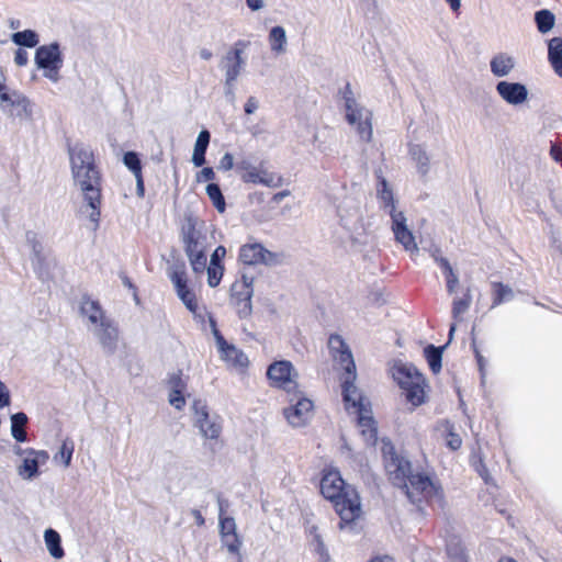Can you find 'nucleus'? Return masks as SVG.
<instances>
[{"label":"nucleus","mask_w":562,"mask_h":562,"mask_svg":"<svg viewBox=\"0 0 562 562\" xmlns=\"http://www.w3.org/2000/svg\"><path fill=\"white\" fill-rule=\"evenodd\" d=\"M69 162L75 184L82 192L87 203V215L97 229L100 223L101 206V177L95 166L92 149L85 144H75L69 147Z\"/></svg>","instance_id":"obj_1"},{"label":"nucleus","mask_w":562,"mask_h":562,"mask_svg":"<svg viewBox=\"0 0 562 562\" xmlns=\"http://www.w3.org/2000/svg\"><path fill=\"white\" fill-rule=\"evenodd\" d=\"M322 495L333 503L341 522L340 528L359 519L362 515L360 497L357 491L346 484L340 472L335 468H326L319 482Z\"/></svg>","instance_id":"obj_2"},{"label":"nucleus","mask_w":562,"mask_h":562,"mask_svg":"<svg viewBox=\"0 0 562 562\" xmlns=\"http://www.w3.org/2000/svg\"><path fill=\"white\" fill-rule=\"evenodd\" d=\"M356 378L345 374L342 378V396L347 412L355 415L364 440L374 445L376 441V429L371 416L370 403L364 398L353 384Z\"/></svg>","instance_id":"obj_3"},{"label":"nucleus","mask_w":562,"mask_h":562,"mask_svg":"<svg viewBox=\"0 0 562 562\" xmlns=\"http://www.w3.org/2000/svg\"><path fill=\"white\" fill-rule=\"evenodd\" d=\"M390 373L412 407H418L426 402L428 385L424 375L414 364L395 361Z\"/></svg>","instance_id":"obj_4"},{"label":"nucleus","mask_w":562,"mask_h":562,"mask_svg":"<svg viewBox=\"0 0 562 562\" xmlns=\"http://www.w3.org/2000/svg\"><path fill=\"white\" fill-rule=\"evenodd\" d=\"M184 252L195 274H203L207 262V237L204 223L194 217H187L182 227Z\"/></svg>","instance_id":"obj_5"},{"label":"nucleus","mask_w":562,"mask_h":562,"mask_svg":"<svg viewBox=\"0 0 562 562\" xmlns=\"http://www.w3.org/2000/svg\"><path fill=\"white\" fill-rule=\"evenodd\" d=\"M345 111L348 123L355 127L361 140L370 143L373 136L372 113L351 95L345 94Z\"/></svg>","instance_id":"obj_6"},{"label":"nucleus","mask_w":562,"mask_h":562,"mask_svg":"<svg viewBox=\"0 0 562 562\" xmlns=\"http://www.w3.org/2000/svg\"><path fill=\"white\" fill-rule=\"evenodd\" d=\"M289 404L283 408V416L292 428H302L308 425L314 415V404L303 392L296 390L289 393Z\"/></svg>","instance_id":"obj_7"},{"label":"nucleus","mask_w":562,"mask_h":562,"mask_svg":"<svg viewBox=\"0 0 562 562\" xmlns=\"http://www.w3.org/2000/svg\"><path fill=\"white\" fill-rule=\"evenodd\" d=\"M193 425L200 435L210 440H217L223 430V419L220 415L211 413L205 402L195 400L192 404Z\"/></svg>","instance_id":"obj_8"},{"label":"nucleus","mask_w":562,"mask_h":562,"mask_svg":"<svg viewBox=\"0 0 562 562\" xmlns=\"http://www.w3.org/2000/svg\"><path fill=\"white\" fill-rule=\"evenodd\" d=\"M236 169L245 183L261 184L272 189L283 184L282 176L269 171L263 164L256 166L248 159H241L237 162Z\"/></svg>","instance_id":"obj_9"},{"label":"nucleus","mask_w":562,"mask_h":562,"mask_svg":"<svg viewBox=\"0 0 562 562\" xmlns=\"http://www.w3.org/2000/svg\"><path fill=\"white\" fill-rule=\"evenodd\" d=\"M267 378L270 386L281 389L288 394L299 390V372L291 361L279 360L272 362L267 369Z\"/></svg>","instance_id":"obj_10"},{"label":"nucleus","mask_w":562,"mask_h":562,"mask_svg":"<svg viewBox=\"0 0 562 562\" xmlns=\"http://www.w3.org/2000/svg\"><path fill=\"white\" fill-rule=\"evenodd\" d=\"M382 453L390 479L394 484L403 486L412 475L409 462L396 454L390 441H382Z\"/></svg>","instance_id":"obj_11"},{"label":"nucleus","mask_w":562,"mask_h":562,"mask_svg":"<svg viewBox=\"0 0 562 562\" xmlns=\"http://www.w3.org/2000/svg\"><path fill=\"white\" fill-rule=\"evenodd\" d=\"M38 68L44 70V76L49 80L56 82L59 78L58 71L61 67L63 59L60 50L56 43L47 46H41L36 50L35 56Z\"/></svg>","instance_id":"obj_12"},{"label":"nucleus","mask_w":562,"mask_h":562,"mask_svg":"<svg viewBox=\"0 0 562 562\" xmlns=\"http://www.w3.org/2000/svg\"><path fill=\"white\" fill-rule=\"evenodd\" d=\"M210 326L214 335L221 359L224 360L228 366L236 369H244L248 366L247 356L239 350L236 346L228 344L216 328L215 321L209 316Z\"/></svg>","instance_id":"obj_13"},{"label":"nucleus","mask_w":562,"mask_h":562,"mask_svg":"<svg viewBox=\"0 0 562 562\" xmlns=\"http://www.w3.org/2000/svg\"><path fill=\"white\" fill-rule=\"evenodd\" d=\"M241 54L243 48L237 46L233 50H229L223 59L225 94L231 97V99L235 98V82L245 66V59L241 57Z\"/></svg>","instance_id":"obj_14"},{"label":"nucleus","mask_w":562,"mask_h":562,"mask_svg":"<svg viewBox=\"0 0 562 562\" xmlns=\"http://www.w3.org/2000/svg\"><path fill=\"white\" fill-rule=\"evenodd\" d=\"M403 486L413 502L419 501V496L426 499L439 496V488L435 483L428 476L419 473L412 474Z\"/></svg>","instance_id":"obj_15"},{"label":"nucleus","mask_w":562,"mask_h":562,"mask_svg":"<svg viewBox=\"0 0 562 562\" xmlns=\"http://www.w3.org/2000/svg\"><path fill=\"white\" fill-rule=\"evenodd\" d=\"M49 456L44 450H35L27 448L26 456L21 459L16 472L19 476L25 481H32L40 475V467L45 464Z\"/></svg>","instance_id":"obj_16"},{"label":"nucleus","mask_w":562,"mask_h":562,"mask_svg":"<svg viewBox=\"0 0 562 562\" xmlns=\"http://www.w3.org/2000/svg\"><path fill=\"white\" fill-rule=\"evenodd\" d=\"M233 301L240 317H247L251 313V297L254 295L252 278L243 276L240 281L233 285Z\"/></svg>","instance_id":"obj_17"},{"label":"nucleus","mask_w":562,"mask_h":562,"mask_svg":"<svg viewBox=\"0 0 562 562\" xmlns=\"http://www.w3.org/2000/svg\"><path fill=\"white\" fill-rule=\"evenodd\" d=\"M328 348L334 360L345 370L349 378H356V364L346 342L338 335H333L328 340Z\"/></svg>","instance_id":"obj_18"},{"label":"nucleus","mask_w":562,"mask_h":562,"mask_svg":"<svg viewBox=\"0 0 562 562\" xmlns=\"http://www.w3.org/2000/svg\"><path fill=\"white\" fill-rule=\"evenodd\" d=\"M239 259L245 265H272L277 261L276 255L266 249L261 244L252 243L241 246Z\"/></svg>","instance_id":"obj_19"},{"label":"nucleus","mask_w":562,"mask_h":562,"mask_svg":"<svg viewBox=\"0 0 562 562\" xmlns=\"http://www.w3.org/2000/svg\"><path fill=\"white\" fill-rule=\"evenodd\" d=\"M495 89L501 99L514 108L527 101V87L522 83L502 80L497 82Z\"/></svg>","instance_id":"obj_20"},{"label":"nucleus","mask_w":562,"mask_h":562,"mask_svg":"<svg viewBox=\"0 0 562 562\" xmlns=\"http://www.w3.org/2000/svg\"><path fill=\"white\" fill-rule=\"evenodd\" d=\"M392 217V229L395 235V239L402 244L405 250L415 252L418 250L417 244L412 232L407 228L406 217L402 212L391 213Z\"/></svg>","instance_id":"obj_21"},{"label":"nucleus","mask_w":562,"mask_h":562,"mask_svg":"<svg viewBox=\"0 0 562 562\" xmlns=\"http://www.w3.org/2000/svg\"><path fill=\"white\" fill-rule=\"evenodd\" d=\"M80 314L89 330H92L98 325H102V322L109 318L99 302L90 297H82L80 302Z\"/></svg>","instance_id":"obj_22"},{"label":"nucleus","mask_w":562,"mask_h":562,"mask_svg":"<svg viewBox=\"0 0 562 562\" xmlns=\"http://www.w3.org/2000/svg\"><path fill=\"white\" fill-rule=\"evenodd\" d=\"M90 331L97 337L103 348L112 350L115 347L119 333L116 326L110 318H106L102 322V325H98Z\"/></svg>","instance_id":"obj_23"},{"label":"nucleus","mask_w":562,"mask_h":562,"mask_svg":"<svg viewBox=\"0 0 562 562\" xmlns=\"http://www.w3.org/2000/svg\"><path fill=\"white\" fill-rule=\"evenodd\" d=\"M547 46L549 65L553 72L562 78V37H550Z\"/></svg>","instance_id":"obj_24"},{"label":"nucleus","mask_w":562,"mask_h":562,"mask_svg":"<svg viewBox=\"0 0 562 562\" xmlns=\"http://www.w3.org/2000/svg\"><path fill=\"white\" fill-rule=\"evenodd\" d=\"M515 64L516 61L513 56L506 53H498L490 60L491 72L495 77H506L512 72Z\"/></svg>","instance_id":"obj_25"},{"label":"nucleus","mask_w":562,"mask_h":562,"mask_svg":"<svg viewBox=\"0 0 562 562\" xmlns=\"http://www.w3.org/2000/svg\"><path fill=\"white\" fill-rule=\"evenodd\" d=\"M210 132L203 130L199 133L192 154V162L195 167H201L205 164V153L210 144Z\"/></svg>","instance_id":"obj_26"},{"label":"nucleus","mask_w":562,"mask_h":562,"mask_svg":"<svg viewBox=\"0 0 562 562\" xmlns=\"http://www.w3.org/2000/svg\"><path fill=\"white\" fill-rule=\"evenodd\" d=\"M409 155L414 160L418 172L422 176H426L430 169V158L423 145H412L409 148Z\"/></svg>","instance_id":"obj_27"},{"label":"nucleus","mask_w":562,"mask_h":562,"mask_svg":"<svg viewBox=\"0 0 562 562\" xmlns=\"http://www.w3.org/2000/svg\"><path fill=\"white\" fill-rule=\"evenodd\" d=\"M44 541L46 549L54 559L59 560L64 558L65 551L61 547V538L56 530L52 528L46 529L44 531Z\"/></svg>","instance_id":"obj_28"},{"label":"nucleus","mask_w":562,"mask_h":562,"mask_svg":"<svg viewBox=\"0 0 562 562\" xmlns=\"http://www.w3.org/2000/svg\"><path fill=\"white\" fill-rule=\"evenodd\" d=\"M434 258H435V261L437 262V265L441 268L442 273L446 278L448 293L449 294L454 293L456 289L459 284L458 276L456 274L451 265L449 263V261L446 258H443L441 256H437V255H434Z\"/></svg>","instance_id":"obj_29"},{"label":"nucleus","mask_w":562,"mask_h":562,"mask_svg":"<svg viewBox=\"0 0 562 562\" xmlns=\"http://www.w3.org/2000/svg\"><path fill=\"white\" fill-rule=\"evenodd\" d=\"M3 81L4 77L2 71H0V106L2 111L8 114L9 112H13L15 101H20L22 95L16 92H10Z\"/></svg>","instance_id":"obj_30"},{"label":"nucleus","mask_w":562,"mask_h":562,"mask_svg":"<svg viewBox=\"0 0 562 562\" xmlns=\"http://www.w3.org/2000/svg\"><path fill=\"white\" fill-rule=\"evenodd\" d=\"M537 30L541 34L549 33L555 24V15L549 9H540L533 16Z\"/></svg>","instance_id":"obj_31"},{"label":"nucleus","mask_w":562,"mask_h":562,"mask_svg":"<svg viewBox=\"0 0 562 562\" xmlns=\"http://www.w3.org/2000/svg\"><path fill=\"white\" fill-rule=\"evenodd\" d=\"M13 41L20 46L14 53V63L18 66H25L29 56L23 47H34L37 44V37H13Z\"/></svg>","instance_id":"obj_32"},{"label":"nucleus","mask_w":562,"mask_h":562,"mask_svg":"<svg viewBox=\"0 0 562 562\" xmlns=\"http://www.w3.org/2000/svg\"><path fill=\"white\" fill-rule=\"evenodd\" d=\"M27 423V416L24 413H16L11 416V435L19 441H26V432L24 426Z\"/></svg>","instance_id":"obj_33"},{"label":"nucleus","mask_w":562,"mask_h":562,"mask_svg":"<svg viewBox=\"0 0 562 562\" xmlns=\"http://www.w3.org/2000/svg\"><path fill=\"white\" fill-rule=\"evenodd\" d=\"M170 280L176 289L179 299L192 291L187 284V273L183 268H178L170 273Z\"/></svg>","instance_id":"obj_34"},{"label":"nucleus","mask_w":562,"mask_h":562,"mask_svg":"<svg viewBox=\"0 0 562 562\" xmlns=\"http://www.w3.org/2000/svg\"><path fill=\"white\" fill-rule=\"evenodd\" d=\"M492 289H493V304L492 306H497L499 304H503L505 302H509L510 300L514 299V291L503 284V283H493L492 285Z\"/></svg>","instance_id":"obj_35"},{"label":"nucleus","mask_w":562,"mask_h":562,"mask_svg":"<svg viewBox=\"0 0 562 562\" xmlns=\"http://www.w3.org/2000/svg\"><path fill=\"white\" fill-rule=\"evenodd\" d=\"M221 541L223 547L226 548L228 553L236 555L238 561L241 562L240 549L243 546V540L238 533L236 535H223L221 536Z\"/></svg>","instance_id":"obj_36"},{"label":"nucleus","mask_w":562,"mask_h":562,"mask_svg":"<svg viewBox=\"0 0 562 562\" xmlns=\"http://www.w3.org/2000/svg\"><path fill=\"white\" fill-rule=\"evenodd\" d=\"M425 358L429 364V368L434 373H438L441 370L442 350L430 345L424 350Z\"/></svg>","instance_id":"obj_37"},{"label":"nucleus","mask_w":562,"mask_h":562,"mask_svg":"<svg viewBox=\"0 0 562 562\" xmlns=\"http://www.w3.org/2000/svg\"><path fill=\"white\" fill-rule=\"evenodd\" d=\"M75 450V445L72 440L65 439L58 450V452L54 456V460L56 462H61L65 468H68L71 462L72 453Z\"/></svg>","instance_id":"obj_38"},{"label":"nucleus","mask_w":562,"mask_h":562,"mask_svg":"<svg viewBox=\"0 0 562 562\" xmlns=\"http://www.w3.org/2000/svg\"><path fill=\"white\" fill-rule=\"evenodd\" d=\"M206 194L212 201L213 205L220 213H224L226 209L225 200L220 187L215 183H210L206 187Z\"/></svg>","instance_id":"obj_39"},{"label":"nucleus","mask_w":562,"mask_h":562,"mask_svg":"<svg viewBox=\"0 0 562 562\" xmlns=\"http://www.w3.org/2000/svg\"><path fill=\"white\" fill-rule=\"evenodd\" d=\"M378 196L384 207H390V214L395 211L394 203H393V193L392 190L389 188L387 182L382 179L380 183L378 184Z\"/></svg>","instance_id":"obj_40"},{"label":"nucleus","mask_w":562,"mask_h":562,"mask_svg":"<svg viewBox=\"0 0 562 562\" xmlns=\"http://www.w3.org/2000/svg\"><path fill=\"white\" fill-rule=\"evenodd\" d=\"M345 209L342 206L338 207V214L340 217L341 224L348 229H357L360 221V213L358 207H352L350 214H344Z\"/></svg>","instance_id":"obj_41"},{"label":"nucleus","mask_w":562,"mask_h":562,"mask_svg":"<svg viewBox=\"0 0 562 562\" xmlns=\"http://www.w3.org/2000/svg\"><path fill=\"white\" fill-rule=\"evenodd\" d=\"M180 300L195 318L203 319L206 312L204 311V308H201L199 306L195 294L193 292L181 296Z\"/></svg>","instance_id":"obj_42"},{"label":"nucleus","mask_w":562,"mask_h":562,"mask_svg":"<svg viewBox=\"0 0 562 562\" xmlns=\"http://www.w3.org/2000/svg\"><path fill=\"white\" fill-rule=\"evenodd\" d=\"M472 296L470 290L467 291L464 297L454 299L452 303V316L453 318H460L470 307Z\"/></svg>","instance_id":"obj_43"},{"label":"nucleus","mask_w":562,"mask_h":562,"mask_svg":"<svg viewBox=\"0 0 562 562\" xmlns=\"http://www.w3.org/2000/svg\"><path fill=\"white\" fill-rule=\"evenodd\" d=\"M12 111L13 112H9L8 115L29 119L32 116V104L26 98L22 97L20 101H15V106Z\"/></svg>","instance_id":"obj_44"},{"label":"nucleus","mask_w":562,"mask_h":562,"mask_svg":"<svg viewBox=\"0 0 562 562\" xmlns=\"http://www.w3.org/2000/svg\"><path fill=\"white\" fill-rule=\"evenodd\" d=\"M206 272H207V283L211 288H215L220 284L221 280H222V277H223V272H224V267L222 265H217V263H210L206 268H205Z\"/></svg>","instance_id":"obj_45"},{"label":"nucleus","mask_w":562,"mask_h":562,"mask_svg":"<svg viewBox=\"0 0 562 562\" xmlns=\"http://www.w3.org/2000/svg\"><path fill=\"white\" fill-rule=\"evenodd\" d=\"M123 161L124 165L134 173V176L142 173L140 160L136 153H126L123 157Z\"/></svg>","instance_id":"obj_46"},{"label":"nucleus","mask_w":562,"mask_h":562,"mask_svg":"<svg viewBox=\"0 0 562 562\" xmlns=\"http://www.w3.org/2000/svg\"><path fill=\"white\" fill-rule=\"evenodd\" d=\"M237 526L236 521L232 517H223L220 515V535H236Z\"/></svg>","instance_id":"obj_47"},{"label":"nucleus","mask_w":562,"mask_h":562,"mask_svg":"<svg viewBox=\"0 0 562 562\" xmlns=\"http://www.w3.org/2000/svg\"><path fill=\"white\" fill-rule=\"evenodd\" d=\"M168 384L170 391H186L188 382L187 379L182 375V373L178 372L170 375Z\"/></svg>","instance_id":"obj_48"},{"label":"nucleus","mask_w":562,"mask_h":562,"mask_svg":"<svg viewBox=\"0 0 562 562\" xmlns=\"http://www.w3.org/2000/svg\"><path fill=\"white\" fill-rule=\"evenodd\" d=\"M183 392L184 391L175 390V391H170V393H169V397H168L169 404L178 411H181L186 405V398L183 396Z\"/></svg>","instance_id":"obj_49"},{"label":"nucleus","mask_w":562,"mask_h":562,"mask_svg":"<svg viewBox=\"0 0 562 562\" xmlns=\"http://www.w3.org/2000/svg\"><path fill=\"white\" fill-rule=\"evenodd\" d=\"M286 47V37H270V48L271 50L279 55L285 52Z\"/></svg>","instance_id":"obj_50"},{"label":"nucleus","mask_w":562,"mask_h":562,"mask_svg":"<svg viewBox=\"0 0 562 562\" xmlns=\"http://www.w3.org/2000/svg\"><path fill=\"white\" fill-rule=\"evenodd\" d=\"M260 106L259 99L257 97L250 95L247 98L244 104V111L247 115H251L257 112Z\"/></svg>","instance_id":"obj_51"},{"label":"nucleus","mask_w":562,"mask_h":562,"mask_svg":"<svg viewBox=\"0 0 562 562\" xmlns=\"http://www.w3.org/2000/svg\"><path fill=\"white\" fill-rule=\"evenodd\" d=\"M448 554L452 559V562H468L462 548L449 546Z\"/></svg>","instance_id":"obj_52"},{"label":"nucleus","mask_w":562,"mask_h":562,"mask_svg":"<svg viewBox=\"0 0 562 562\" xmlns=\"http://www.w3.org/2000/svg\"><path fill=\"white\" fill-rule=\"evenodd\" d=\"M215 179V172L211 167H204L196 173L198 182L212 181Z\"/></svg>","instance_id":"obj_53"},{"label":"nucleus","mask_w":562,"mask_h":562,"mask_svg":"<svg viewBox=\"0 0 562 562\" xmlns=\"http://www.w3.org/2000/svg\"><path fill=\"white\" fill-rule=\"evenodd\" d=\"M447 446L452 450H458L462 445V439L458 434L449 431L446 439Z\"/></svg>","instance_id":"obj_54"},{"label":"nucleus","mask_w":562,"mask_h":562,"mask_svg":"<svg viewBox=\"0 0 562 562\" xmlns=\"http://www.w3.org/2000/svg\"><path fill=\"white\" fill-rule=\"evenodd\" d=\"M234 167V157L231 153H225L224 156L220 160L218 168L228 171Z\"/></svg>","instance_id":"obj_55"},{"label":"nucleus","mask_w":562,"mask_h":562,"mask_svg":"<svg viewBox=\"0 0 562 562\" xmlns=\"http://www.w3.org/2000/svg\"><path fill=\"white\" fill-rule=\"evenodd\" d=\"M225 256H226L225 247L224 246H218L213 251V254L211 256L210 263H212V265H214V263L222 265V260L224 259Z\"/></svg>","instance_id":"obj_56"},{"label":"nucleus","mask_w":562,"mask_h":562,"mask_svg":"<svg viewBox=\"0 0 562 562\" xmlns=\"http://www.w3.org/2000/svg\"><path fill=\"white\" fill-rule=\"evenodd\" d=\"M10 404V392L5 384L0 380V409Z\"/></svg>","instance_id":"obj_57"},{"label":"nucleus","mask_w":562,"mask_h":562,"mask_svg":"<svg viewBox=\"0 0 562 562\" xmlns=\"http://www.w3.org/2000/svg\"><path fill=\"white\" fill-rule=\"evenodd\" d=\"M550 156L555 162H558L562 166V146L561 145L551 142Z\"/></svg>","instance_id":"obj_58"},{"label":"nucleus","mask_w":562,"mask_h":562,"mask_svg":"<svg viewBox=\"0 0 562 562\" xmlns=\"http://www.w3.org/2000/svg\"><path fill=\"white\" fill-rule=\"evenodd\" d=\"M11 27H12V30L15 31L12 35H36L35 32L31 31V30L19 31V27H20L19 20H16V21L12 20Z\"/></svg>","instance_id":"obj_59"},{"label":"nucleus","mask_w":562,"mask_h":562,"mask_svg":"<svg viewBox=\"0 0 562 562\" xmlns=\"http://www.w3.org/2000/svg\"><path fill=\"white\" fill-rule=\"evenodd\" d=\"M135 179H136L137 195L143 198L144 193H145V188H144V181H143L142 173L140 175H136Z\"/></svg>","instance_id":"obj_60"},{"label":"nucleus","mask_w":562,"mask_h":562,"mask_svg":"<svg viewBox=\"0 0 562 562\" xmlns=\"http://www.w3.org/2000/svg\"><path fill=\"white\" fill-rule=\"evenodd\" d=\"M314 541H315V550L321 554V557H325L326 555L325 547H324V543L318 535H315Z\"/></svg>","instance_id":"obj_61"},{"label":"nucleus","mask_w":562,"mask_h":562,"mask_svg":"<svg viewBox=\"0 0 562 562\" xmlns=\"http://www.w3.org/2000/svg\"><path fill=\"white\" fill-rule=\"evenodd\" d=\"M476 471L479 472V474L482 476V479L488 483L490 482V476H488V473H487V470L485 468V465L480 461L479 464L476 465Z\"/></svg>","instance_id":"obj_62"},{"label":"nucleus","mask_w":562,"mask_h":562,"mask_svg":"<svg viewBox=\"0 0 562 562\" xmlns=\"http://www.w3.org/2000/svg\"><path fill=\"white\" fill-rule=\"evenodd\" d=\"M246 3L248 5V8L254 11L259 10L263 7L262 0H246Z\"/></svg>","instance_id":"obj_63"},{"label":"nucleus","mask_w":562,"mask_h":562,"mask_svg":"<svg viewBox=\"0 0 562 562\" xmlns=\"http://www.w3.org/2000/svg\"><path fill=\"white\" fill-rule=\"evenodd\" d=\"M289 195H290V191L289 190H283V191H280V192L276 193L272 196V201L276 202V203H280L283 199L288 198Z\"/></svg>","instance_id":"obj_64"}]
</instances>
